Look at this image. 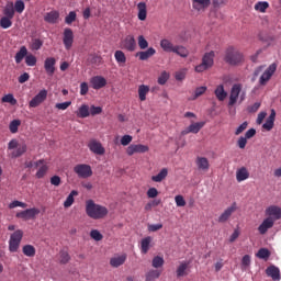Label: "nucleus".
I'll use <instances>...</instances> for the list:
<instances>
[{"instance_id":"f257e3e1","label":"nucleus","mask_w":281,"mask_h":281,"mask_svg":"<svg viewBox=\"0 0 281 281\" xmlns=\"http://www.w3.org/2000/svg\"><path fill=\"white\" fill-rule=\"evenodd\" d=\"M86 214L93 221H100L109 215V209L106 206L95 204L93 200L86 201Z\"/></svg>"},{"instance_id":"f03ea898","label":"nucleus","mask_w":281,"mask_h":281,"mask_svg":"<svg viewBox=\"0 0 281 281\" xmlns=\"http://www.w3.org/2000/svg\"><path fill=\"white\" fill-rule=\"evenodd\" d=\"M160 47L167 54H177V56H180L181 58H188V56L190 55V52L188 50V48H186V46L175 45L168 38H162L160 41Z\"/></svg>"},{"instance_id":"7ed1b4c3","label":"nucleus","mask_w":281,"mask_h":281,"mask_svg":"<svg viewBox=\"0 0 281 281\" xmlns=\"http://www.w3.org/2000/svg\"><path fill=\"white\" fill-rule=\"evenodd\" d=\"M224 60L227 65L236 66L245 61V56L234 46H229L226 48Z\"/></svg>"},{"instance_id":"20e7f679","label":"nucleus","mask_w":281,"mask_h":281,"mask_svg":"<svg viewBox=\"0 0 281 281\" xmlns=\"http://www.w3.org/2000/svg\"><path fill=\"white\" fill-rule=\"evenodd\" d=\"M8 150H12L10 153L11 159H18V157H22L27 153V145L25 143L19 144V140L13 138L8 144Z\"/></svg>"},{"instance_id":"39448f33","label":"nucleus","mask_w":281,"mask_h":281,"mask_svg":"<svg viewBox=\"0 0 281 281\" xmlns=\"http://www.w3.org/2000/svg\"><path fill=\"white\" fill-rule=\"evenodd\" d=\"M21 240H23V232L21 229L14 231L9 239V251L11 254H16V251H19Z\"/></svg>"},{"instance_id":"423d86ee","label":"nucleus","mask_w":281,"mask_h":281,"mask_svg":"<svg viewBox=\"0 0 281 281\" xmlns=\"http://www.w3.org/2000/svg\"><path fill=\"white\" fill-rule=\"evenodd\" d=\"M74 172L79 177V179H89L93 176V170L87 164H79L74 167Z\"/></svg>"},{"instance_id":"0eeeda50","label":"nucleus","mask_w":281,"mask_h":281,"mask_svg":"<svg viewBox=\"0 0 281 281\" xmlns=\"http://www.w3.org/2000/svg\"><path fill=\"white\" fill-rule=\"evenodd\" d=\"M47 100V90H41L29 103L30 109L41 106Z\"/></svg>"},{"instance_id":"6e6552de","label":"nucleus","mask_w":281,"mask_h":281,"mask_svg":"<svg viewBox=\"0 0 281 281\" xmlns=\"http://www.w3.org/2000/svg\"><path fill=\"white\" fill-rule=\"evenodd\" d=\"M277 69L278 65L271 64L259 78V85H261V87H265V85H267V82L271 80V77L276 74Z\"/></svg>"},{"instance_id":"1a4fd4ad","label":"nucleus","mask_w":281,"mask_h":281,"mask_svg":"<svg viewBox=\"0 0 281 281\" xmlns=\"http://www.w3.org/2000/svg\"><path fill=\"white\" fill-rule=\"evenodd\" d=\"M236 210H238V204L233 202L232 205L224 210V212L218 216L217 223H227Z\"/></svg>"},{"instance_id":"9d476101","label":"nucleus","mask_w":281,"mask_h":281,"mask_svg":"<svg viewBox=\"0 0 281 281\" xmlns=\"http://www.w3.org/2000/svg\"><path fill=\"white\" fill-rule=\"evenodd\" d=\"M37 214H41V210L33 207L26 209L25 211L18 212L15 214L16 218H22L23 221H30L32 218H36Z\"/></svg>"},{"instance_id":"9b49d317","label":"nucleus","mask_w":281,"mask_h":281,"mask_svg":"<svg viewBox=\"0 0 281 281\" xmlns=\"http://www.w3.org/2000/svg\"><path fill=\"white\" fill-rule=\"evenodd\" d=\"M241 91H243V85L240 83L233 85L231 89L228 106H234V104L238 102V97L240 95Z\"/></svg>"},{"instance_id":"f8f14e48","label":"nucleus","mask_w":281,"mask_h":281,"mask_svg":"<svg viewBox=\"0 0 281 281\" xmlns=\"http://www.w3.org/2000/svg\"><path fill=\"white\" fill-rule=\"evenodd\" d=\"M266 216H268V218H272L273 223H276V221H280L281 218V207L278 205H270L266 209Z\"/></svg>"},{"instance_id":"ddd939ff","label":"nucleus","mask_w":281,"mask_h":281,"mask_svg":"<svg viewBox=\"0 0 281 281\" xmlns=\"http://www.w3.org/2000/svg\"><path fill=\"white\" fill-rule=\"evenodd\" d=\"M63 43L65 46V49L69 50L74 46V31L69 27H66L64 30V38Z\"/></svg>"},{"instance_id":"4468645a","label":"nucleus","mask_w":281,"mask_h":281,"mask_svg":"<svg viewBox=\"0 0 281 281\" xmlns=\"http://www.w3.org/2000/svg\"><path fill=\"white\" fill-rule=\"evenodd\" d=\"M122 47L127 52H135V49L137 48V42L135 41V36L127 35L122 42Z\"/></svg>"},{"instance_id":"2eb2a0df","label":"nucleus","mask_w":281,"mask_h":281,"mask_svg":"<svg viewBox=\"0 0 281 281\" xmlns=\"http://www.w3.org/2000/svg\"><path fill=\"white\" fill-rule=\"evenodd\" d=\"M88 147L94 155H104V153H106V150L102 146V143L95 139L90 140Z\"/></svg>"},{"instance_id":"dca6fc26","label":"nucleus","mask_w":281,"mask_h":281,"mask_svg":"<svg viewBox=\"0 0 281 281\" xmlns=\"http://www.w3.org/2000/svg\"><path fill=\"white\" fill-rule=\"evenodd\" d=\"M273 225H276V222H273V218L271 217L265 218L258 227L259 234H261V236H265V234H267V232H269V229H271Z\"/></svg>"},{"instance_id":"f3484780","label":"nucleus","mask_w":281,"mask_h":281,"mask_svg":"<svg viewBox=\"0 0 281 281\" xmlns=\"http://www.w3.org/2000/svg\"><path fill=\"white\" fill-rule=\"evenodd\" d=\"M44 69L47 76H54L56 71V58L47 57L44 61Z\"/></svg>"},{"instance_id":"a211bd4d","label":"nucleus","mask_w":281,"mask_h":281,"mask_svg":"<svg viewBox=\"0 0 281 281\" xmlns=\"http://www.w3.org/2000/svg\"><path fill=\"white\" fill-rule=\"evenodd\" d=\"M203 126H205V122L192 123L190 126L181 132V135H189V133H193L196 135V133H199V131H201Z\"/></svg>"},{"instance_id":"6ab92c4d","label":"nucleus","mask_w":281,"mask_h":281,"mask_svg":"<svg viewBox=\"0 0 281 281\" xmlns=\"http://www.w3.org/2000/svg\"><path fill=\"white\" fill-rule=\"evenodd\" d=\"M92 89H102L106 87V79L102 76L92 77L90 80Z\"/></svg>"},{"instance_id":"aec40b11","label":"nucleus","mask_w":281,"mask_h":281,"mask_svg":"<svg viewBox=\"0 0 281 281\" xmlns=\"http://www.w3.org/2000/svg\"><path fill=\"white\" fill-rule=\"evenodd\" d=\"M210 3H211V0H192V8L193 10L201 12V10H205L206 8H210Z\"/></svg>"},{"instance_id":"412c9836","label":"nucleus","mask_w":281,"mask_h":281,"mask_svg":"<svg viewBox=\"0 0 281 281\" xmlns=\"http://www.w3.org/2000/svg\"><path fill=\"white\" fill-rule=\"evenodd\" d=\"M58 19H60V13L58 11H50L44 16V21L46 23H50L52 25L58 23Z\"/></svg>"},{"instance_id":"4be33fe9","label":"nucleus","mask_w":281,"mask_h":281,"mask_svg":"<svg viewBox=\"0 0 281 281\" xmlns=\"http://www.w3.org/2000/svg\"><path fill=\"white\" fill-rule=\"evenodd\" d=\"M126 258H127L126 254L113 257L110 259V265L114 269H117V267H122V265H124V262H126Z\"/></svg>"},{"instance_id":"5701e85b","label":"nucleus","mask_w":281,"mask_h":281,"mask_svg":"<svg viewBox=\"0 0 281 281\" xmlns=\"http://www.w3.org/2000/svg\"><path fill=\"white\" fill-rule=\"evenodd\" d=\"M214 56L215 53L214 50H211L209 53H205L204 56L202 57V63L209 67V69H212L214 67Z\"/></svg>"},{"instance_id":"b1692460","label":"nucleus","mask_w":281,"mask_h":281,"mask_svg":"<svg viewBox=\"0 0 281 281\" xmlns=\"http://www.w3.org/2000/svg\"><path fill=\"white\" fill-rule=\"evenodd\" d=\"M157 50L153 47H149L147 50L138 52L136 56H138L139 60H148L151 56H155Z\"/></svg>"},{"instance_id":"393cba45","label":"nucleus","mask_w":281,"mask_h":281,"mask_svg":"<svg viewBox=\"0 0 281 281\" xmlns=\"http://www.w3.org/2000/svg\"><path fill=\"white\" fill-rule=\"evenodd\" d=\"M236 179L238 183L249 179V170H247V167H241L236 171Z\"/></svg>"},{"instance_id":"a878e982","label":"nucleus","mask_w":281,"mask_h":281,"mask_svg":"<svg viewBox=\"0 0 281 281\" xmlns=\"http://www.w3.org/2000/svg\"><path fill=\"white\" fill-rule=\"evenodd\" d=\"M266 273L272 280H280V268L276 266H270L266 269Z\"/></svg>"},{"instance_id":"bb28decb","label":"nucleus","mask_w":281,"mask_h":281,"mask_svg":"<svg viewBox=\"0 0 281 281\" xmlns=\"http://www.w3.org/2000/svg\"><path fill=\"white\" fill-rule=\"evenodd\" d=\"M276 123V110H271L269 117L266 120V123L262 125L265 131H271L273 128V124Z\"/></svg>"},{"instance_id":"cd10ccee","label":"nucleus","mask_w":281,"mask_h":281,"mask_svg":"<svg viewBox=\"0 0 281 281\" xmlns=\"http://www.w3.org/2000/svg\"><path fill=\"white\" fill-rule=\"evenodd\" d=\"M150 93V87L146 85H140L138 87V99L140 102H146V95Z\"/></svg>"},{"instance_id":"c85d7f7f","label":"nucleus","mask_w":281,"mask_h":281,"mask_svg":"<svg viewBox=\"0 0 281 281\" xmlns=\"http://www.w3.org/2000/svg\"><path fill=\"white\" fill-rule=\"evenodd\" d=\"M195 164L199 168V170H210V160H207V158L205 157H198L195 160Z\"/></svg>"},{"instance_id":"c756f323","label":"nucleus","mask_w":281,"mask_h":281,"mask_svg":"<svg viewBox=\"0 0 281 281\" xmlns=\"http://www.w3.org/2000/svg\"><path fill=\"white\" fill-rule=\"evenodd\" d=\"M150 243H153V237L147 236L140 240V251L142 254H148L150 250Z\"/></svg>"},{"instance_id":"7c9ffc66","label":"nucleus","mask_w":281,"mask_h":281,"mask_svg":"<svg viewBox=\"0 0 281 281\" xmlns=\"http://www.w3.org/2000/svg\"><path fill=\"white\" fill-rule=\"evenodd\" d=\"M22 254L26 256V258H34L36 256V248L33 245H24L22 247Z\"/></svg>"},{"instance_id":"2f4dec72","label":"nucleus","mask_w":281,"mask_h":281,"mask_svg":"<svg viewBox=\"0 0 281 281\" xmlns=\"http://www.w3.org/2000/svg\"><path fill=\"white\" fill-rule=\"evenodd\" d=\"M77 117H81L85 120V117H89L91 115L89 105L82 104L77 111H76Z\"/></svg>"},{"instance_id":"473e14b6","label":"nucleus","mask_w":281,"mask_h":281,"mask_svg":"<svg viewBox=\"0 0 281 281\" xmlns=\"http://www.w3.org/2000/svg\"><path fill=\"white\" fill-rule=\"evenodd\" d=\"M137 10L139 21H146V16L148 15V11L146 10V2H139L137 4Z\"/></svg>"},{"instance_id":"72a5a7b5","label":"nucleus","mask_w":281,"mask_h":281,"mask_svg":"<svg viewBox=\"0 0 281 281\" xmlns=\"http://www.w3.org/2000/svg\"><path fill=\"white\" fill-rule=\"evenodd\" d=\"M214 93L220 102H223L225 98H227V92L225 91V87H223V85L217 86Z\"/></svg>"},{"instance_id":"f704fd0d","label":"nucleus","mask_w":281,"mask_h":281,"mask_svg":"<svg viewBox=\"0 0 281 281\" xmlns=\"http://www.w3.org/2000/svg\"><path fill=\"white\" fill-rule=\"evenodd\" d=\"M27 57V47L21 46L20 50L15 54V63L16 65H21L23 63V58Z\"/></svg>"},{"instance_id":"c9c22d12","label":"nucleus","mask_w":281,"mask_h":281,"mask_svg":"<svg viewBox=\"0 0 281 281\" xmlns=\"http://www.w3.org/2000/svg\"><path fill=\"white\" fill-rule=\"evenodd\" d=\"M166 177H168V168H162L158 175L151 177V181L155 183H161Z\"/></svg>"},{"instance_id":"e433bc0d","label":"nucleus","mask_w":281,"mask_h":281,"mask_svg":"<svg viewBox=\"0 0 281 281\" xmlns=\"http://www.w3.org/2000/svg\"><path fill=\"white\" fill-rule=\"evenodd\" d=\"M14 3L8 2L3 9V14L5 18L14 19Z\"/></svg>"},{"instance_id":"4c0bfd02","label":"nucleus","mask_w":281,"mask_h":281,"mask_svg":"<svg viewBox=\"0 0 281 281\" xmlns=\"http://www.w3.org/2000/svg\"><path fill=\"white\" fill-rule=\"evenodd\" d=\"M74 196H78V191L72 190L69 195L66 198L65 202H64V207H71L75 203V199Z\"/></svg>"},{"instance_id":"58836bf2","label":"nucleus","mask_w":281,"mask_h":281,"mask_svg":"<svg viewBox=\"0 0 281 281\" xmlns=\"http://www.w3.org/2000/svg\"><path fill=\"white\" fill-rule=\"evenodd\" d=\"M188 267H190V262L188 261L180 263V266L177 268V271H176L178 278H183V276H186V271H188Z\"/></svg>"},{"instance_id":"ea45409f","label":"nucleus","mask_w":281,"mask_h":281,"mask_svg":"<svg viewBox=\"0 0 281 281\" xmlns=\"http://www.w3.org/2000/svg\"><path fill=\"white\" fill-rule=\"evenodd\" d=\"M114 58L119 65L124 66L126 65V55L122 50H116L114 53Z\"/></svg>"},{"instance_id":"a19ab883","label":"nucleus","mask_w":281,"mask_h":281,"mask_svg":"<svg viewBox=\"0 0 281 281\" xmlns=\"http://www.w3.org/2000/svg\"><path fill=\"white\" fill-rule=\"evenodd\" d=\"M268 8H269V2H267V1H259L255 4V10L257 12L265 13V12H267Z\"/></svg>"},{"instance_id":"79ce46f5","label":"nucleus","mask_w":281,"mask_h":281,"mask_svg":"<svg viewBox=\"0 0 281 281\" xmlns=\"http://www.w3.org/2000/svg\"><path fill=\"white\" fill-rule=\"evenodd\" d=\"M12 19L13 18L2 16L0 19V27H2V30H8V29L12 27Z\"/></svg>"},{"instance_id":"37998d69","label":"nucleus","mask_w":281,"mask_h":281,"mask_svg":"<svg viewBox=\"0 0 281 281\" xmlns=\"http://www.w3.org/2000/svg\"><path fill=\"white\" fill-rule=\"evenodd\" d=\"M271 256V251L267 248H260L257 252V258H260L261 260H269V257Z\"/></svg>"},{"instance_id":"c03bdc74","label":"nucleus","mask_w":281,"mask_h":281,"mask_svg":"<svg viewBox=\"0 0 281 281\" xmlns=\"http://www.w3.org/2000/svg\"><path fill=\"white\" fill-rule=\"evenodd\" d=\"M159 276H161L159 270H150L147 272L145 281H155L159 278Z\"/></svg>"},{"instance_id":"a18cd8bd","label":"nucleus","mask_w":281,"mask_h":281,"mask_svg":"<svg viewBox=\"0 0 281 281\" xmlns=\"http://www.w3.org/2000/svg\"><path fill=\"white\" fill-rule=\"evenodd\" d=\"M47 170H49V167L46 164H42V166L38 168L37 172L35 173V177L37 179H43V177L47 175Z\"/></svg>"},{"instance_id":"49530a36","label":"nucleus","mask_w":281,"mask_h":281,"mask_svg":"<svg viewBox=\"0 0 281 281\" xmlns=\"http://www.w3.org/2000/svg\"><path fill=\"white\" fill-rule=\"evenodd\" d=\"M13 10L18 12V14H23L25 10V2H23V0H16Z\"/></svg>"},{"instance_id":"de8ad7c7","label":"nucleus","mask_w":281,"mask_h":281,"mask_svg":"<svg viewBox=\"0 0 281 281\" xmlns=\"http://www.w3.org/2000/svg\"><path fill=\"white\" fill-rule=\"evenodd\" d=\"M21 126V120H13L9 125L10 133H19V127Z\"/></svg>"},{"instance_id":"09e8293b","label":"nucleus","mask_w":281,"mask_h":281,"mask_svg":"<svg viewBox=\"0 0 281 281\" xmlns=\"http://www.w3.org/2000/svg\"><path fill=\"white\" fill-rule=\"evenodd\" d=\"M69 260H71V256H69V252L61 250L59 252V262L60 265H67V262H69Z\"/></svg>"},{"instance_id":"8fccbe9b","label":"nucleus","mask_w":281,"mask_h":281,"mask_svg":"<svg viewBox=\"0 0 281 281\" xmlns=\"http://www.w3.org/2000/svg\"><path fill=\"white\" fill-rule=\"evenodd\" d=\"M90 238H92V240H95L97 243H100V240H102V238H104V236L102 235V233H100V231L92 229L90 232Z\"/></svg>"},{"instance_id":"3c124183","label":"nucleus","mask_w":281,"mask_h":281,"mask_svg":"<svg viewBox=\"0 0 281 281\" xmlns=\"http://www.w3.org/2000/svg\"><path fill=\"white\" fill-rule=\"evenodd\" d=\"M164 259L160 256H156L154 257L153 261H151V266L154 267V269H159V267H164Z\"/></svg>"},{"instance_id":"603ef678","label":"nucleus","mask_w":281,"mask_h":281,"mask_svg":"<svg viewBox=\"0 0 281 281\" xmlns=\"http://www.w3.org/2000/svg\"><path fill=\"white\" fill-rule=\"evenodd\" d=\"M170 80V74L162 71L158 77V85H166Z\"/></svg>"},{"instance_id":"864d4df0","label":"nucleus","mask_w":281,"mask_h":281,"mask_svg":"<svg viewBox=\"0 0 281 281\" xmlns=\"http://www.w3.org/2000/svg\"><path fill=\"white\" fill-rule=\"evenodd\" d=\"M45 164V159H40L37 161H26L24 164L25 168H38V166Z\"/></svg>"},{"instance_id":"5fc2aeb1","label":"nucleus","mask_w":281,"mask_h":281,"mask_svg":"<svg viewBox=\"0 0 281 281\" xmlns=\"http://www.w3.org/2000/svg\"><path fill=\"white\" fill-rule=\"evenodd\" d=\"M2 102H7L8 104H11V106H14L16 104L14 94H10V93L2 97Z\"/></svg>"},{"instance_id":"6e6d98bb","label":"nucleus","mask_w":281,"mask_h":281,"mask_svg":"<svg viewBox=\"0 0 281 281\" xmlns=\"http://www.w3.org/2000/svg\"><path fill=\"white\" fill-rule=\"evenodd\" d=\"M25 64L27 67H34L36 65V56L30 54L25 57Z\"/></svg>"},{"instance_id":"4d7b16f0","label":"nucleus","mask_w":281,"mask_h":281,"mask_svg":"<svg viewBox=\"0 0 281 281\" xmlns=\"http://www.w3.org/2000/svg\"><path fill=\"white\" fill-rule=\"evenodd\" d=\"M43 47V41L35 38L32 41L31 48L35 52H38Z\"/></svg>"},{"instance_id":"13d9d810","label":"nucleus","mask_w":281,"mask_h":281,"mask_svg":"<svg viewBox=\"0 0 281 281\" xmlns=\"http://www.w3.org/2000/svg\"><path fill=\"white\" fill-rule=\"evenodd\" d=\"M138 47L139 49H147L148 47V41H146V37H144V35L138 36Z\"/></svg>"},{"instance_id":"bf43d9fd","label":"nucleus","mask_w":281,"mask_h":281,"mask_svg":"<svg viewBox=\"0 0 281 281\" xmlns=\"http://www.w3.org/2000/svg\"><path fill=\"white\" fill-rule=\"evenodd\" d=\"M76 16H77L76 12L75 11H70L68 13V15L65 18V23L67 25H71V23H74V21H76Z\"/></svg>"},{"instance_id":"052dcab7","label":"nucleus","mask_w":281,"mask_h":281,"mask_svg":"<svg viewBox=\"0 0 281 281\" xmlns=\"http://www.w3.org/2000/svg\"><path fill=\"white\" fill-rule=\"evenodd\" d=\"M10 210H14V207H27V204L24 202H21L19 200H15L9 204Z\"/></svg>"},{"instance_id":"680f3d73","label":"nucleus","mask_w":281,"mask_h":281,"mask_svg":"<svg viewBox=\"0 0 281 281\" xmlns=\"http://www.w3.org/2000/svg\"><path fill=\"white\" fill-rule=\"evenodd\" d=\"M147 229H148V232H159V229H164V224H161V223L148 224Z\"/></svg>"},{"instance_id":"e2e57ef3","label":"nucleus","mask_w":281,"mask_h":281,"mask_svg":"<svg viewBox=\"0 0 281 281\" xmlns=\"http://www.w3.org/2000/svg\"><path fill=\"white\" fill-rule=\"evenodd\" d=\"M247 126H249V123L245 121L236 128L235 135H240V133H245V131H247Z\"/></svg>"},{"instance_id":"0e129e2a","label":"nucleus","mask_w":281,"mask_h":281,"mask_svg":"<svg viewBox=\"0 0 281 281\" xmlns=\"http://www.w3.org/2000/svg\"><path fill=\"white\" fill-rule=\"evenodd\" d=\"M131 142H133V136H131V135H124L121 138L122 146H128V144H131Z\"/></svg>"},{"instance_id":"69168bd1","label":"nucleus","mask_w":281,"mask_h":281,"mask_svg":"<svg viewBox=\"0 0 281 281\" xmlns=\"http://www.w3.org/2000/svg\"><path fill=\"white\" fill-rule=\"evenodd\" d=\"M238 148L245 149L247 146V138L245 136H240L237 140Z\"/></svg>"},{"instance_id":"338daca9","label":"nucleus","mask_w":281,"mask_h":281,"mask_svg":"<svg viewBox=\"0 0 281 281\" xmlns=\"http://www.w3.org/2000/svg\"><path fill=\"white\" fill-rule=\"evenodd\" d=\"M148 150H149L148 145H142V144L136 145V153L144 154V153H148Z\"/></svg>"},{"instance_id":"774afa93","label":"nucleus","mask_w":281,"mask_h":281,"mask_svg":"<svg viewBox=\"0 0 281 281\" xmlns=\"http://www.w3.org/2000/svg\"><path fill=\"white\" fill-rule=\"evenodd\" d=\"M102 113L101 106L91 105L90 106V115H100Z\"/></svg>"}]
</instances>
